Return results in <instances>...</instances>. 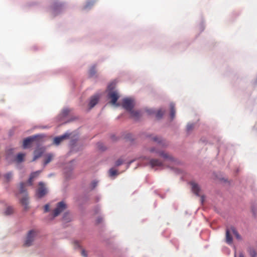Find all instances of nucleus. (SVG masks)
Wrapping results in <instances>:
<instances>
[{"mask_svg": "<svg viewBox=\"0 0 257 257\" xmlns=\"http://www.w3.org/2000/svg\"><path fill=\"white\" fill-rule=\"evenodd\" d=\"M136 160V159H133L131 161H130V162H128L127 163V168H128L130 165L132 163H133L134 162H135V161Z\"/></svg>", "mask_w": 257, "mask_h": 257, "instance_id": "obj_38", "label": "nucleus"}, {"mask_svg": "<svg viewBox=\"0 0 257 257\" xmlns=\"http://www.w3.org/2000/svg\"><path fill=\"white\" fill-rule=\"evenodd\" d=\"M37 235V231L36 230L32 229L29 230L25 239L24 243V246L28 247L32 245Z\"/></svg>", "mask_w": 257, "mask_h": 257, "instance_id": "obj_4", "label": "nucleus"}, {"mask_svg": "<svg viewBox=\"0 0 257 257\" xmlns=\"http://www.w3.org/2000/svg\"><path fill=\"white\" fill-rule=\"evenodd\" d=\"M67 215H68V214H67V213H65V214H64V216H63V218H64V219H65V217H66Z\"/></svg>", "mask_w": 257, "mask_h": 257, "instance_id": "obj_44", "label": "nucleus"}, {"mask_svg": "<svg viewBox=\"0 0 257 257\" xmlns=\"http://www.w3.org/2000/svg\"><path fill=\"white\" fill-rule=\"evenodd\" d=\"M101 222V219L100 218H98L97 219V222L100 223Z\"/></svg>", "mask_w": 257, "mask_h": 257, "instance_id": "obj_43", "label": "nucleus"}, {"mask_svg": "<svg viewBox=\"0 0 257 257\" xmlns=\"http://www.w3.org/2000/svg\"><path fill=\"white\" fill-rule=\"evenodd\" d=\"M192 192L197 196H200V201L202 204L205 200V196L202 195V190L200 186L196 183L192 182L190 183Z\"/></svg>", "mask_w": 257, "mask_h": 257, "instance_id": "obj_6", "label": "nucleus"}, {"mask_svg": "<svg viewBox=\"0 0 257 257\" xmlns=\"http://www.w3.org/2000/svg\"><path fill=\"white\" fill-rule=\"evenodd\" d=\"M147 111L149 114H152L155 112V111L152 109H148L147 110Z\"/></svg>", "mask_w": 257, "mask_h": 257, "instance_id": "obj_36", "label": "nucleus"}, {"mask_svg": "<svg viewBox=\"0 0 257 257\" xmlns=\"http://www.w3.org/2000/svg\"><path fill=\"white\" fill-rule=\"evenodd\" d=\"M150 141L157 143L162 148H166L169 146V143L160 136L154 135H148L147 137Z\"/></svg>", "mask_w": 257, "mask_h": 257, "instance_id": "obj_3", "label": "nucleus"}, {"mask_svg": "<svg viewBox=\"0 0 257 257\" xmlns=\"http://www.w3.org/2000/svg\"><path fill=\"white\" fill-rule=\"evenodd\" d=\"M149 151L150 153L157 154L163 159L164 161L159 159H149L146 157H141L140 159H141L142 162L140 163V166L149 165L151 168L157 170L164 169L165 167V163L173 166H177L181 163L177 158L165 151L159 150L155 147L150 148Z\"/></svg>", "mask_w": 257, "mask_h": 257, "instance_id": "obj_1", "label": "nucleus"}, {"mask_svg": "<svg viewBox=\"0 0 257 257\" xmlns=\"http://www.w3.org/2000/svg\"><path fill=\"white\" fill-rule=\"evenodd\" d=\"M194 127V123H188L186 126V131L187 133H190L192 131Z\"/></svg>", "mask_w": 257, "mask_h": 257, "instance_id": "obj_27", "label": "nucleus"}, {"mask_svg": "<svg viewBox=\"0 0 257 257\" xmlns=\"http://www.w3.org/2000/svg\"><path fill=\"white\" fill-rule=\"evenodd\" d=\"M39 186V187L36 191V195L38 198H41L47 193L48 190L43 182H40Z\"/></svg>", "mask_w": 257, "mask_h": 257, "instance_id": "obj_8", "label": "nucleus"}, {"mask_svg": "<svg viewBox=\"0 0 257 257\" xmlns=\"http://www.w3.org/2000/svg\"><path fill=\"white\" fill-rule=\"evenodd\" d=\"M70 109L68 107L64 108L60 114L61 117H66L69 113Z\"/></svg>", "mask_w": 257, "mask_h": 257, "instance_id": "obj_24", "label": "nucleus"}, {"mask_svg": "<svg viewBox=\"0 0 257 257\" xmlns=\"http://www.w3.org/2000/svg\"><path fill=\"white\" fill-rule=\"evenodd\" d=\"M232 232H233V234L235 236L236 238L240 240L241 239V236L238 234L237 231L236 230L235 228L234 227H232Z\"/></svg>", "mask_w": 257, "mask_h": 257, "instance_id": "obj_30", "label": "nucleus"}, {"mask_svg": "<svg viewBox=\"0 0 257 257\" xmlns=\"http://www.w3.org/2000/svg\"><path fill=\"white\" fill-rule=\"evenodd\" d=\"M135 104V100L132 97L124 98L122 101V107L128 112L133 109Z\"/></svg>", "mask_w": 257, "mask_h": 257, "instance_id": "obj_7", "label": "nucleus"}, {"mask_svg": "<svg viewBox=\"0 0 257 257\" xmlns=\"http://www.w3.org/2000/svg\"><path fill=\"white\" fill-rule=\"evenodd\" d=\"M20 203L24 206L25 210H27L29 208V197L28 194L23 195V197L20 199Z\"/></svg>", "mask_w": 257, "mask_h": 257, "instance_id": "obj_15", "label": "nucleus"}, {"mask_svg": "<svg viewBox=\"0 0 257 257\" xmlns=\"http://www.w3.org/2000/svg\"><path fill=\"white\" fill-rule=\"evenodd\" d=\"M69 135H70L69 133H66L65 134H64L63 135L55 137L54 139V141H53L54 144L57 146L59 145L63 140L68 138L69 137Z\"/></svg>", "mask_w": 257, "mask_h": 257, "instance_id": "obj_14", "label": "nucleus"}, {"mask_svg": "<svg viewBox=\"0 0 257 257\" xmlns=\"http://www.w3.org/2000/svg\"><path fill=\"white\" fill-rule=\"evenodd\" d=\"M167 167L170 168L171 169H175V171L177 173H179V171L178 169H175L173 167H171V166H170L169 165Z\"/></svg>", "mask_w": 257, "mask_h": 257, "instance_id": "obj_39", "label": "nucleus"}, {"mask_svg": "<svg viewBox=\"0 0 257 257\" xmlns=\"http://www.w3.org/2000/svg\"><path fill=\"white\" fill-rule=\"evenodd\" d=\"M81 255L83 256V257H87V253L86 252H85V251L83 249H82L81 250Z\"/></svg>", "mask_w": 257, "mask_h": 257, "instance_id": "obj_37", "label": "nucleus"}, {"mask_svg": "<svg viewBox=\"0 0 257 257\" xmlns=\"http://www.w3.org/2000/svg\"><path fill=\"white\" fill-rule=\"evenodd\" d=\"M44 137L43 135H36L26 138L23 141V147L24 149H26L28 147L29 145L32 142L35 141L37 143L40 142V140Z\"/></svg>", "mask_w": 257, "mask_h": 257, "instance_id": "obj_5", "label": "nucleus"}, {"mask_svg": "<svg viewBox=\"0 0 257 257\" xmlns=\"http://www.w3.org/2000/svg\"><path fill=\"white\" fill-rule=\"evenodd\" d=\"M131 114V116L134 119L138 120L142 116V111L139 110H134L133 109L129 111Z\"/></svg>", "mask_w": 257, "mask_h": 257, "instance_id": "obj_17", "label": "nucleus"}, {"mask_svg": "<svg viewBox=\"0 0 257 257\" xmlns=\"http://www.w3.org/2000/svg\"><path fill=\"white\" fill-rule=\"evenodd\" d=\"M170 117L172 120L174 119L175 116V104L173 103L170 104Z\"/></svg>", "mask_w": 257, "mask_h": 257, "instance_id": "obj_20", "label": "nucleus"}, {"mask_svg": "<svg viewBox=\"0 0 257 257\" xmlns=\"http://www.w3.org/2000/svg\"><path fill=\"white\" fill-rule=\"evenodd\" d=\"M115 83L112 82L108 85V89L109 92L108 93V97L111 99V103L116 106H119V104L117 103V100L119 98V94L117 91L113 90L114 88Z\"/></svg>", "mask_w": 257, "mask_h": 257, "instance_id": "obj_2", "label": "nucleus"}, {"mask_svg": "<svg viewBox=\"0 0 257 257\" xmlns=\"http://www.w3.org/2000/svg\"><path fill=\"white\" fill-rule=\"evenodd\" d=\"M239 257H244V254L242 252H239Z\"/></svg>", "mask_w": 257, "mask_h": 257, "instance_id": "obj_41", "label": "nucleus"}, {"mask_svg": "<svg viewBox=\"0 0 257 257\" xmlns=\"http://www.w3.org/2000/svg\"><path fill=\"white\" fill-rule=\"evenodd\" d=\"M19 192L21 194H23V195L25 194H27L26 190L25 188V183H21L20 184V189H19Z\"/></svg>", "mask_w": 257, "mask_h": 257, "instance_id": "obj_23", "label": "nucleus"}, {"mask_svg": "<svg viewBox=\"0 0 257 257\" xmlns=\"http://www.w3.org/2000/svg\"><path fill=\"white\" fill-rule=\"evenodd\" d=\"M63 9L62 4L56 2H55L52 7V13L54 15L58 14Z\"/></svg>", "mask_w": 257, "mask_h": 257, "instance_id": "obj_11", "label": "nucleus"}, {"mask_svg": "<svg viewBox=\"0 0 257 257\" xmlns=\"http://www.w3.org/2000/svg\"><path fill=\"white\" fill-rule=\"evenodd\" d=\"M74 161H75V160H72V161H71V162H70V163H73V162H74Z\"/></svg>", "mask_w": 257, "mask_h": 257, "instance_id": "obj_46", "label": "nucleus"}, {"mask_svg": "<svg viewBox=\"0 0 257 257\" xmlns=\"http://www.w3.org/2000/svg\"><path fill=\"white\" fill-rule=\"evenodd\" d=\"M54 155L52 153H49L46 155V157L44 162V166H46L52 160Z\"/></svg>", "mask_w": 257, "mask_h": 257, "instance_id": "obj_21", "label": "nucleus"}, {"mask_svg": "<svg viewBox=\"0 0 257 257\" xmlns=\"http://www.w3.org/2000/svg\"><path fill=\"white\" fill-rule=\"evenodd\" d=\"M236 255H237V254H236V251H235V252H234V257H237V256H236Z\"/></svg>", "mask_w": 257, "mask_h": 257, "instance_id": "obj_45", "label": "nucleus"}, {"mask_svg": "<svg viewBox=\"0 0 257 257\" xmlns=\"http://www.w3.org/2000/svg\"><path fill=\"white\" fill-rule=\"evenodd\" d=\"M165 110L164 109L161 108L159 109L156 112V117L158 119L161 118L163 114H164Z\"/></svg>", "mask_w": 257, "mask_h": 257, "instance_id": "obj_25", "label": "nucleus"}, {"mask_svg": "<svg viewBox=\"0 0 257 257\" xmlns=\"http://www.w3.org/2000/svg\"><path fill=\"white\" fill-rule=\"evenodd\" d=\"M45 151V149L44 147L37 148L34 152V157L32 161H34L41 157Z\"/></svg>", "mask_w": 257, "mask_h": 257, "instance_id": "obj_12", "label": "nucleus"}, {"mask_svg": "<svg viewBox=\"0 0 257 257\" xmlns=\"http://www.w3.org/2000/svg\"><path fill=\"white\" fill-rule=\"evenodd\" d=\"M66 208V204L64 201H61L57 204L56 207L53 211V217L58 216Z\"/></svg>", "mask_w": 257, "mask_h": 257, "instance_id": "obj_9", "label": "nucleus"}, {"mask_svg": "<svg viewBox=\"0 0 257 257\" xmlns=\"http://www.w3.org/2000/svg\"><path fill=\"white\" fill-rule=\"evenodd\" d=\"M100 95V93H97L90 97L88 104L89 109L92 108L98 103Z\"/></svg>", "mask_w": 257, "mask_h": 257, "instance_id": "obj_10", "label": "nucleus"}, {"mask_svg": "<svg viewBox=\"0 0 257 257\" xmlns=\"http://www.w3.org/2000/svg\"><path fill=\"white\" fill-rule=\"evenodd\" d=\"M123 162V161L121 159H119L116 161L115 165L116 166H118L121 165L122 164Z\"/></svg>", "mask_w": 257, "mask_h": 257, "instance_id": "obj_34", "label": "nucleus"}, {"mask_svg": "<svg viewBox=\"0 0 257 257\" xmlns=\"http://www.w3.org/2000/svg\"><path fill=\"white\" fill-rule=\"evenodd\" d=\"M49 208H50L49 205V204H46L44 206V212H48L49 211Z\"/></svg>", "mask_w": 257, "mask_h": 257, "instance_id": "obj_35", "label": "nucleus"}, {"mask_svg": "<svg viewBox=\"0 0 257 257\" xmlns=\"http://www.w3.org/2000/svg\"><path fill=\"white\" fill-rule=\"evenodd\" d=\"M97 184H98L97 181H96V180L93 181L90 184L91 189L92 190L94 189L97 185Z\"/></svg>", "mask_w": 257, "mask_h": 257, "instance_id": "obj_32", "label": "nucleus"}, {"mask_svg": "<svg viewBox=\"0 0 257 257\" xmlns=\"http://www.w3.org/2000/svg\"><path fill=\"white\" fill-rule=\"evenodd\" d=\"M5 181L7 183L10 182L13 180V172L12 171H9L4 175Z\"/></svg>", "mask_w": 257, "mask_h": 257, "instance_id": "obj_18", "label": "nucleus"}, {"mask_svg": "<svg viewBox=\"0 0 257 257\" xmlns=\"http://www.w3.org/2000/svg\"><path fill=\"white\" fill-rule=\"evenodd\" d=\"M41 172V170H38L36 172H32L28 180V184L30 186L32 185L33 180L37 178Z\"/></svg>", "mask_w": 257, "mask_h": 257, "instance_id": "obj_16", "label": "nucleus"}, {"mask_svg": "<svg viewBox=\"0 0 257 257\" xmlns=\"http://www.w3.org/2000/svg\"><path fill=\"white\" fill-rule=\"evenodd\" d=\"M94 4V1H88L84 6V9H89Z\"/></svg>", "mask_w": 257, "mask_h": 257, "instance_id": "obj_29", "label": "nucleus"}, {"mask_svg": "<svg viewBox=\"0 0 257 257\" xmlns=\"http://www.w3.org/2000/svg\"><path fill=\"white\" fill-rule=\"evenodd\" d=\"M252 211L254 215L256 213V208L254 206L252 207Z\"/></svg>", "mask_w": 257, "mask_h": 257, "instance_id": "obj_40", "label": "nucleus"}, {"mask_svg": "<svg viewBox=\"0 0 257 257\" xmlns=\"http://www.w3.org/2000/svg\"><path fill=\"white\" fill-rule=\"evenodd\" d=\"M247 251L250 257H257L256 252L252 246L248 247Z\"/></svg>", "mask_w": 257, "mask_h": 257, "instance_id": "obj_19", "label": "nucleus"}, {"mask_svg": "<svg viewBox=\"0 0 257 257\" xmlns=\"http://www.w3.org/2000/svg\"><path fill=\"white\" fill-rule=\"evenodd\" d=\"M97 147L101 151H104L105 150V148L103 146V144L101 143H98L97 144Z\"/></svg>", "mask_w": 257, "mask_h": 257, "instance_id": "obj_33", "label": "nucleus"}, {"mask_svg": "<svg viewBox=\"0 0 257 257\" xmlns=\"http://www.w3.org/2000/svg\"><path fill=\"white\" fill-rule=\"evenodd\" d=\"M25 154L24 153H19L16 157V162L17 163H21L24 161V157Z\"/></svg>", "mask_w": 257, "mask_h": 257, "instance_id": "obj_22", "label": "nucleus"}, {"mask_svg": "<svg viewBox=\"0 0 257 257\" xmlns=\"http://www.w3.org/2000/svg\"><path fill=\"white\" fill-rule=\"evenodd\" d=\"M109 174L110 177H113L117 174V172L116 170L111 168L109 171Z\"/></svg>", "mask_w": 257, "mask_h": 257, "instance_id": "obj_31", "label": "nucleus"}, {"mask_svg": "<svg viewBox=\"0 0 257 257\" xmlns=\"http://www.w3.org/2000/svg\"><path fill=\"white\" fill-rule=\"evenodd\" d=\"M200 29L201 30V31H203L204 29V25L203 24H202L201 25H200Z\"/></svg>", "mask_w": 257, "mask_h": 257, "instance_id": "obj_42", "label": "nucleus"}, {"mask_svg": "<svg viewBox=\"0 0 257 257\" xmlns=\"http://www.w3.org/2000/svg\"><path fill=\"white\" fill-rule=\"evenodd\" d=\"M96 70L95 66H92L89 69V74L90 77H93L96 74Z\"/></svg>", "mask_w": 257, "mask_h": 257, "instance_id": "obj_26", "label": "nucleus"}, {"mask_svg": "<svg viewBox=\"0 0 257 257\" xmlns=\"http://www.w3.org/2000/svg\"><path fill=\"white\" fill-rule=\"evenodd\" d=\"M232 227L230 228H227L226 229V242L228 244H231L232 243V235L233 234L232 232Z\"/></svg>", "mask_w": 257, "mask_h": 257, "instance_id": "obj_13", "label": "nucleus"}, {"mask_svg": "<svg viewBox=\"0 0 257 257\" xmlns=\"http://www.w3.org/2000/svg\"><path fill=\"white\" fill-rule=\"evenodd\" d=\"M13 212V208L11 206H8L7 207L5 211V214L7 215H10L12 214Z\"/></svg>", "mask_w": 257, "mask_h": 257, "instance_id": "obj_28", "label": "nucleus"}]
</instances>
